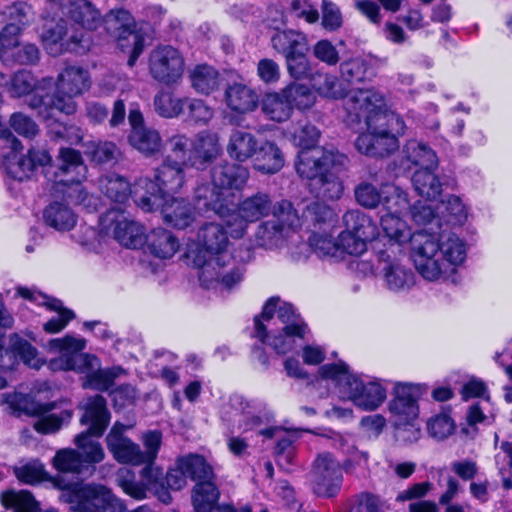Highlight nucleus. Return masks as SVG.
<instances>
[{"mask_svg":"<svg viewBox=\"0 0 512 512\" xmlns=\"http://www.w3.org/2000/svg\"><path fill=\"white\" fill-rule=\"evenodd\" d=\"M106 31L123 51H130L129 66H133L144 49V39L135 31V20L125 9H113L102 19Z\"/></svg>","mask_w":512,"mask_h":512,"instance_id":"nucleus-16","label":"nucleus"},{"mask_svg":"<svg viewBox=\"0 0 512 512\" xmlns=\"http://www.w3.org/2000/svg\"><path fill=\"white\" fill-rule=\"evenodd\" d=\"M57 164L46 171L48 180L53 182V195H63L71 202L81 204L87 193L81 186L86 178L87 167L79 151L72 148H61L57 156Z\"/></svg>","mask_w":512,"mask_h":512,"instance_id":"nucleus-9","label":"nucleus"},{"mask_svg":"<svg viewBox=\"0 0 512 512\" xmlns=\"http://www.w3.org/2000/svg\"><path fill=\"white\" fill-rule=\"evenodd\" d=\"M45 223L57 231H69L77 223V216L67 205L53 202L43 213Z\"/></svg>","mask_w":512,"mask_h":512,"instance_id":"nucleus-44","label":"nucleus"},{"mask_svg":"<svg viewBox=\"0 0 512 512\" xmlns=\"http://www.w3.org/2000/svg\"><path fill=\"white\" fill-rule=\"evenodd\" d=\"M66 9L69 18L83 30L72 32L68 39L64 40L68 33L66 22L59 18L54 23L57 12L62 10V5L58 0H50L46 7L47 17H50V13L54 15L50 20H46L40 37L44 49L52 56H58L65 51L86 53L92 44L89 31L95 30L102 23L100 12L87 0H71Z\"/></svg>","mask_w":512,"mask_h":512,"instance_id":"nucleus-2","label":"nucleus"},{"mask_svg":"<svg viewBox=\"0 0 512 512\" xmlns=\"http://www.w3.org/2000/svg\"><path fill=\"white\" fill-rule=\"evenodd\" d=\"M442 204L447 212V221L451 224L462 225L467 220V207L459 196L449 195Z\"/></svg>","mask_w":512,"mask_h":512,"instance_id":"nucleus-63","label":"nucleus"},{"mask_svg":"<svg viewBox=\"0 0 512 512\" xmlns=\"http://www.w3.org/2000/svg\"><path fill=\"white\" fill-rule=\"evenodd\" d=\"M197 240L204 252L203 261L200 256L194 260L199 267L201 286L205 289H232L238 285L243 279L244 269L228 252L230 242L224 226L215 222L203 224L198 230Z\"/></svg>","mask_w":512,"mask_h":512,"instance_id":"nucleus-3","label":"nucleus"},{"mask_svg":"<svg viewBox=\"0 0 512 512\" xmlns=\"http://www.w3.org/2000/svg\"><path fill=\"white\" fill-rule=\"evenodd\" d=\"M436 169H418L412 175V185L419 196L435 200L442 192V184L435 174Z\"/></svg>","mask_w":512,"mask_h":512,"instance_id":"nucleus-45","label":"nucleus"},{"mask_svg":"<svg viewBox=\"0 0 512 512\" xmlns=\"http://www.w3.org/2000/svg\"><path fill=\"white\" fill-rule=\"evenodd\" d=\"M1 502L5 508L14 512H38L39 504L27 490L6 491L1 495Z\"/></svg>","mask_w":512,"mask_h":512,"instance_id":"nucleus-53","label":"nucleus"},{"mask_svg":"<svg viewBox=\"0 0 512 512\" xmlns=\"http://www.w3.org/2000/svg\"><path fill=\"white\" fill-rule=\"evenodd\" d=\"M307 330L292 304L272 297L261 315L254 318L253 337L268 343L276 353L286 354L294 348L296 338H304Z\"/></svg>","mask_w":512,"mask_h":512,"instance_id":"nucleus-5","label":"nucleus"},{"mask_svg":"<svg viewBox=\"0 0 512 512\" xmlns=\"http://www.w3.org/2000/svg\"><path fill=\"white\" fill-rule=\"evenodd\" d=\"M338 449L346 455L342 469L346 474L357 477L365 475L369 469V455L365 451H359L353 444H349L343 438L339 441Z\"/></svg>","mask_w":512,"mask_h":512,"instance_id":"nucleus-43","label":"nucleus"},{"mask_svg":"<svg viewBox=\"0 0 512 512\" xmlns=\"http://www.w3.org/2000/svg\"><path fill=\"white\" fill-rule=\"evenodd\" d=\"M248 178V168L238 163L223 161L215 165L211 170V181L215 187L226 190V192L242 188Z\"/></svg>","mask_w":512,"mask_h":512,"instance_id":"nucleus-31","label":"nucleus"},{"mask_svg":"<svg viewBox=\"0 0 512 512\" xmlns=\"http://www.w3.org/2000/svg\"><path fill=\"white\" fill-rule=\"evenodd\" d=\"M311 82L313 88L323 97L332 99L343 97V91L340 88L337 77L334 75L317 73L313 75Z\"/></svg>","mask_w":512,"mask_h":512,"instance_id":"nucleus-56","label":"nucleus"},{"mask_svg":"<svg viewBox=\"0 0 512 512\" xmlns=\"http://www.w3.org/2000/svg\"><path fill=\"white\" fill-rule=\"evenodd\" d=\"M359 121L364 119L367 132L360 134L355 142L357 150L369 157H385L399 148V141L391 133L381 129L366 115H354Z\"/></svg>","mask_w":512,"mask_h":512,"instance_id":"nucleus-23","label":"nucleus"},{"mask_svg":"<svg viewBox=\"0 0 512 512\" xmlns=\"http://www.w3.org/2000/svg\"><path fill=\"white\" fill-rule=\"evenodd\" d=\"M124 426L115 424L106 437L108 450L119 463L138 466L145 464L140 446L123 435Z\"/></svg>","mask_w":512,"mask_h":512,"instance_id":"nucleus-28","label":"nucleus"},{"mask_svg":"<svg viewBox=\"0 0 512 512\" xmlns=\"http://www.w3.org/2000/svg\"><path fill=\"white\" fill-rule=\"evenodd\" d=\"M22 27L16 23L7 24L0 33V59L4 63L10 61V51L19 44Z\"/></svg>","mask_w":512,"mask_h":512,"instance_id":"nucleus-57","label":"nucleus"},{"mask_svg":"<svg viewBox=\"0 0 512 512\" xmlns=\"http://www.w3.org/2000/svg\"><path fill=\"white\" fill-rule=\"evenodd\" d=\"M186 97L179 98L169 91L161 90L153 99L155 112L163 118L179 117L185 110Z\"/></svg>","mask_w":512,"mask_h":512,"instance_id":"nucleus-48","label":"nucleus"},{"mask_svg":"<svg viewBox=\"0 0 512 512\" xmlns=\"http://www.w3.org/2000/svg\"><path fill=\"white\" fill-rule=\"evenodd\" d=\"M338 247L340 259L345 254L359 256L367 250V244L346 227L338 236Z\"/></svg>","mask_w":512,"mask_h":512,"instance_id":"nucleus-59","label":"nucleus"},{"mask_svg":"<svg viewBox=\"0 0 512 512\" xmlns=\"http://www.w3.org/2000/svg\"><path fill=\"white\" fill-rule=\"evenodd\" d=\"M284 93L290 102L292 111L294 108L304 111L310 109L316 102V96L305 84L291 83L283 88Z\"/></svg>","mask_w":512,"mask_h":512,"instance_id":"nucleus-55","label":"nucleus"},{"mask_svg":"<svg viewBox=\"0 0 512 512\" xmlns=\"http://www.w3.org/2000/svg\"><path fill=\"white\" fill-rule=\"evenodd\" d=\"M186 167L177 161L163 159L161 165L155 169L154 181L150 179L156 186V191L153 192L165 196L178 193L186 183Z\"/></svg>","mask_w":512,"mask_h":512,"instance_id":"nucleus-30","label":"nucleus"},{"mask_svg":"<svg viewBox=\"0 0 512 512\" xmlns=\"http://www.w3.org/2000/svg\"><path fill=\"white\" fill-rule=\"evenodd\" d=\"M192 87L200 94L208 95L215 91L220 83V75L212 66H195L189 73Z\"/></svg>","mask_w":512,"mask_h":512,"instance_id":"nucleus-46","label":"nucleus"},{"mask_svg":"<svg viewBox=\"0 0 512 512\" xmlns=\"http://www.w3.org/2000/svg\"><path fill=\"white\" fill-rule=\"evenodd\" d=\"M271 46L284 57L309 51L307 36L293 29L276 31L271 37Z\"/></svg>","mask_w":512,"mask_h":512,"instance_id":"nucleus-37","label":"nucleus"},{"mask_svg":"<svg viewBox=\"0 0 512 512\" xmlns=\"http://www.w3.org/2000/svg\"><path fill=\"white\" fill-rule=\"evenodd\" d=\"M264 404L257 400H247L244 396L234 394L221 408V419L231 433L248 432L262 423L261 412Z\"/></svg>","mask_w":512,"mask_h":512,"instance_id":"nucleus-19","label":"nucleus"},{"mask_svg":"<svg viewBox=\"0 0 512 512\" xmlns=\"http://www.w3.org/2000/svg\"><path fill=\"white\" fill-rule=\"evenodd\" d=\"M275 204H273L271 196L265 192H257L251 196L244 198L235 208H231V212L227 215L225 225L229 230L232 238H242L250 224L273 214Z\"/></svg>","mask_w":512,"mask_h":512,"instance_id":"nucleus-14","label":"nucleus"},{"mask_svg":"<svg viewBox=\"0 0 512 512\" xmlns=\"http://www.w3.org/2000/svg\"><path fill=\"white\" fill-rule=\"evenodd\" d=\"M14 474L20 482L33 485L44 478L45 470L40 461L32 460L24 465L14 467Z\"/></svg>","mask_w":512,"mask_h":512,"instance_id":"nucleus-60","label":"nucleus"},{"mask_svg":"<svg viewBox=\"0 0 512 512\" xmlns=\"http://www.w3.org/2000/svg\"><path fill=\"white\" fill-rule=\"evenodd\" d=\"M310 191L322 201H335L341 198L344 186L338 175L324 172L310 182Z\"/></svg>","mask_w":512,"mask_h":512,"instance_id":"nucleus-42","label":"nucleus"},{"mask_svg":"<svg viewBox=\"0 0 512 512\" xmlns=\"http://www.w3.org/2000/svg\"><path fill=\"white\" fill-rule=\"evenodd\" d=\"M252 161L255 170L263 174H275L284 166V155L276 143L265 140L259 142Z\"/></svg>","mask_w":512,"mask_h":512,"instance_id":"nucleus-35","label":"nucleus"},{"mask_svg":"<svg viewBox=\"0 0 512 512\" xmlns=\"http://www.w3.org/2000/svg\"><path fill=\"white\" fill-rule=\"evenodd\" d=\"M54 408V404L49 403L45 405L37 406L33 414L39 416L34 422V429L42 434H50L58 431L63 424L68 423L72 416V410H63L59 414L51 413L48 414Z\"/></svg>","mask_w":512,"mask_h":512,"instance_id":"nucleus-39","label":"nucleus"},{"mask_svg":"<svg viewBox=\"0 0 512 512\" xmlns=\"http://www.w3.org/2000/svg\"><path fill=\"white\" fill-rule=\"evenodd\" d=\"M141 482L134 480V474L129 469H120L117 474V483L129 496L141 500L146 498V492H153L165 504L171 502V495L164 486L163 471L154 465V462L145 464L141 470Z\"/></svg>","mask_w":512,"mask_h":512,"instance_id":"nucleus-15","label":"nucleus"},{"mask_svg":"<svg viewBox=\"0 0 512 512\" xmlns=\"http://www.w3.org/2000/svg\"><path fill=\"white\" fill-rule=\"evenodd\" d=\"M403 153L405 159L420 169H437L439 159L436 152L426 143L411 139L406 142Z\"/></svg>","mask_w":512,"mask_h":512,"instance_id":"nucleus-41","label":"nucleus"},{"mask_svg":"<svg viewBox=\"0 0 512 512\" xmlns=\"http://www.w3.org/2000/svg\"><path fill=\"white\" fill-rule=\"evenodd\" d=\"M81 408L84 410L81 423L89 425L86 431L96 437L101 436L110 421L105 398L101 395L89 397L82 403Z\"/></svg>","mask_w":512,"mask_h":512,"instance_id":"nucleus-32","label":"nucleus"},{"mask_svg":"<svg viewBox=\"0 0 512 512\" xmlns=\"http://www.w3.org/2000/svg\"><path fill=\"white\" fill-rule=\"evenodd\" d=\"M225 103L232 111L245 114L257 108L259 99L257 93L249 86L234 83L225 90Z\"/></svg>","mask_w":512,"mask_h":512,"instance_id":"nucleus-36","label":"nucleus"},{"mask_svg":"<svg viewBox=\"0 0 512 512\" xmlns=\"http://www.w3.org/2000/svg\"><path fill=\"white\" fill-rule=\"evenodd\" d=\"M144 243L152 256L162 260L172 258L179 249V241L175 235L161 227L146 234Z\"/></svg>","mask_w":512,"mask_h":512,"instance_id":"nucleus-34","label":"nucleus"},{"mask_svg":"<svg viewBox=\"0 0 512 512\" xmlns=\"http://www.w3.org/2000/svg\"><path fill=\"white\" fill-rule=\"evenodd\" d=\"M356 201L363 207L373 209L376 208L382 201V191L367 182L360 183L355 188Z\"/></svg>","mask_w":512,"mask_h":512,"instance_id":"nucleus-64","label":"nucleus"},{"mask_svg":"<svg viewBox=\"0 0 512 512\" xmlns=\"http://www.w3.org/2000/svg\"><path fill=\"white\" fill-rule=\"evenodd\" d=\"M425 391L426 387L421 384L399 382L394 385L388 403L389 420L404 441L414 442L420 438L418 401Z\"/></svg>","mask_w":512,"mask_h":512,"instance_id":"nucleus-8","label":"nucleus"},{"mask_svg":"<svg viewBox=\"0 0 512 512\" xmlns=\"http://www.w3.org/2000/svg\"><path fill=\"white\" fill-rule=\"evenodd\" d=\"M194 202L198 209L213 211L224 221L234 206V195L211 183H199L194 190Z\"/></svg>","mask_w":512,"mask_h":512,"instance_id":"nucleus-26","label":"nucleus"},{"mask_svg":"<svg viewBox=\"0 0 512 512\" xmlns=\"http://www.w3.org/2000/svg\"><path fill=\"white\" fill-rule=\"evenodd\" d=\"M156 186L148 177L138 179L135 204L144 212L160 211L163 221L177 229H185L195 221L191 204L182 198L155 194Z\"/></svg>","mask_w":512,"mask_h":512,"instance_id":"nucleus-7","label":"nucleus"},{"mask_svg":"<svg viewBox=\"0 0 512 512\" xmlns=\"http://www.w3.org/2000/svg\"><path fill=\"white\" fill-rule=\"evenodd\" d=\"M52 352L60 355L50 361L52 370H75L84 374L83 388L99 391H107L112 387L116 378L125 375L126 372L119 366L101 369L100 361L96 356L78 354L85 348V340L72 336L52 339L48 343Z\"/></svg>","mask_w":512,"mask_h":512,"instance_id":"nucleus-4","label":"nucleus"},{"mask_svg":"<svg viewBox=\"0 0 512 512\" xmlns=\"http://www.w3.org/2000/svg\"><path fill=\"white\" fill-rule=\"evenodd\" d=\"M344 105L350 115H366L394 137L405 132L404 120L399 114L386 109L384 95L374 89L350 91Z\"/></svg>","mask_w":512,"mask_h":512,"instance_id":"nucleus-10","label":"nucleus"},{"mask_svg":"<svg viewBox=\"0 0 512 512\" xmlns=\"http://www.w3.org/2000/svg\"><path fill=\"white\" fill-rule=\"evenodd\" d=\"M299 217L291 202L281 200L275 203L273 219L261 223L255 232L258 246L272 249L283 240L289 229L297 226Z\"/></svg>","mask_w":512,"mask_h":512,"instance_id":"nucleus-18","label":"nucleus"},{"mask_svg":"<svg viewBox=\"0 0 512 512\" xmlns=\"http://www.w3.org/2000/svg\"><path fill=\"white\" fill-rule=\"evenodd\" d=\"M455 425L447 413H441L430 418L427 422L429 434L436 439H445L454 431Z\"/></svg>","mask_w":512,"mask_h":512,"instance_id":"nucleus-62","label":"nucleus"},{"mask_svg":"<svg viewBox=\"0 0 512 512\" xmlns=\"http://www.w3.org/2000/svg\"><path fill=\"white\" fill-rule=\"evenodd\" d=\"M381 204L387 210L386 214L394 215H404L411 207L407 193L395 185L384 186Z\"/></svg>","mask_w":512,"mask_h":512,"instance_id":"nucleus-50","label":"nucleus"},{"mask_svg":"<svg viewBox=\"0 0 512 512\" xmlns=\"http://www.w3.org/2000/svg\"><path fill=\"white\" fill-rule=\"evenodd\" d=\"M179 467L196 485L192 493L193 506L196 512H216L215 504L219 498V490L214 482V472L205 458L200 455H188L179 460Z\"/></svg>","mask_w":512,"mask_h":512,"instance_id":"nucleus-11","label":"nucleus"},{"mask_svg":"<svg viewBox=\"0 0 512 512\" xmlns=\"http://www.w3.org/2000/svg\"><path fill=\"white\" fill-rule=\"evenodd\" d=\"M315 221L319 225V231H314L309 238L310 246L319 257L340 259L338 239L334 240L330 232L337 223L336 213L329 207H320Z\"/></svg>","mask_w":512,"mask_h":512,"instance_id":"nucleus-24","label":"nucleus"},{"mask_svg":"<svg viewBox=\"0 0 512 512\" xmlns=\"http://www.w3.org/2000/svg\"><path fill=\"white\" fill-rule=\"evenodd\" d=\"M54 468L57 474L52 478V483L58 489L63 490L61 498L70 504L78 512V502L73 496L80 494L89 486H102L101 484H82L79 475L82 473L83 459L81 454L74 449H61L53 458Z\"/></svg>","mask_w":512,"mask_h":512,"instance_id":"nucleus-12","label":"nucleus"},{"mask_svg":"<svg viewBox=\"0 0 512 512\" xmlns=\"http://www.w3.org/2000/svg\"><path fill=\"white\" fill-rule=\"evenodd\" d=\"M221 145L217 133L199 132L192 140V148L188 156L189 167L204 170L221 154Z\"/></svg>","mask_w":512,"mask_h":512,"instance_id":"nucleus-29","label":"nucleus"},{"mask_svg":"<svg viewBox=\"0 0 512 512\" xmlns=\"http://www.w3.org/2000/svg\"><path fill=\"white\" fill-rule=\"evenodd\" d=\"M258 144L259 141L253 133L234 128L229 135L226 151L229 157L239 164L252 159L257 152Z\"/></svg>","mask_w":512,"mask_h":512,"instance_id":"nucleus-33","label":"nucleus"},{"mask_svg":"<svg viewBox=\"0 0 512 512\" xmlns=\"http://www.w3.org/2000/svg\"><path fill=\"white\" fill-rule=\"evenodd\" d=\"M84 153L98 164L115 162L120 151L115 143L110 141H87L83 144Z\"/></svg>","mask_w":512,"mask_h":512,"instance_id":"nucleus-51","label":"nucleus"},{"mask_svg":"<svg viewBox=\"0 0 512 512\" xmlns=\"http://www.w3.org/2000/svg\"><path fill=\"white\" fill-rule=\"evenodd\" d=\"M17 294L37 305H44L48 309L57 312V315L52 317L43 324V329L47 333H58L63 330L67 324L74 319L75 314L73 311L63 307L62 302L58 299L51 298L35 289L19 287Z\"/></svg>","mask_w":512,"mask_h":512,"instance_id":"nucleus-27","label":"nucleus"},{"mask_svg":"<svg viewBox=\"0 0 512 512\" xmlns=\"http://www.w3.org/2000/svg\"><path fill=\"white\" fill-rule=\"evenodd\" d=\"M101 224L106 233L124 247L136 249L144 244V227L120 207H111L102 217Z\"/></svg>","mask_w":512,"mask_h":512,"instance_id":"nucleus-20","label":"nucleus"},{"mask_svg":"<svg viewBox=\"0 0 512 512\" xmlns=\"http://www.w3.org/2000/svg\"><path fill=\"white\" fill-rule=\"evenodd\" d=\"M91 87L88 70L78 65L66 66L57 76L55 93L51 99L52 107L66 115L77 110L75 98L83 95Z\"/></svg>","mask_w":512,"mask_h":512,"instance_id":"nucleus-13","label":"nucleus"},{"mask_svg":"<svg viewBox=\"0 0 512 512\" xmlns=\"http://www.w3.org/2000/svg\"><path fill=\"white\" fill-rule=\"evenodd\" d=\"M184 58L171 45H159L149 56V72L156 81L170 86L178 83L184 72Z\"/></svg>","mask_w":512,"mask_h":512,"instance_id":"nucleus-21","label":"nucleus"},{"mask_svg":"<svg viewBox=\"0 0 512 512\" xmlns=\"http://www.w3.org/2000/svg\"><path fill=\"white\" fill-rule=\"evenodd\" d=\"M165 145L167 154L164 159H169L171 162L177 161L189 167L188 156L192 148V139L184 133H175L166 139Z\"/></svg>","mask_w":512,"mask_h":512,"instance_id":"nucleus-52","label":"nucleus"},{"mask_svg":"<svg viewBox=\"0 0 512 512\" xmlns=\"http://www.w3.org/2000/svg\"><path fill=\"white\" fill-rule=\"evenodd\" d=\"M345 227L366 244L379 234L378 227L372 218L359 210L347 211L343 215Z\"/></svg>","mask_w":512,"mask_h":512,"instance_id":"nucleus-40","label":"nucleus"},{"mask_svg":"<svg viewBox=\"0 0 512 512\" xmlns=\"http://www.w3.org/2000/svg\"><path fill=\"white\" fill-rule=\"evenodd\" d=\"M10 127L20 136L34 138L39 133L37 123L22 112H15L9 118Z\"/></svg>","mask_w":512,"mask_h":512,"instance_id":"nucleus-61","label":"nucleus"},{"mask_svg":"<svg viewBox=\"0 0 512 512\" xmlns=\"http://www.w3.org/2000/svg\"><path fill=\"white\" fill-rule=\"evenodd\" d=\"M380 225L389 246L397 249L409 242L410 257L418 274L430 282H457L459 269L468 254L466 241L455 233H441L438 237L426 231L411 232L401 215L384 214Z\"/></svg>","mask_w":512,"mask_h":512,"instance_id":"nucleus-1","label":"nucleus"},{"mask_svg":"<svg viewBox=\"0 0 512 512\" xmlns=\"http://www.w3.org/2000/svg\"><path fill=\"white\" fill-rule=\"evenodd\" d=\"M138 182V180L136 181ZM137 184V183H135ZM100 187L102 192L115 204H124L131 193L135 192L136 185L132 191L128 181L119 175H109L101 179ZM135 198V194H133Z\"/></svg>","mask_w":512,"mask_h":512,"instance_id":"nucleus-49","label":"nucleus"},{"mask_svg":"<svg viewBox=\"0 0 512 512\" xmlns=\"http://www.w3.org/2000/svg\"><path fill=\"white\" fill-rule=\"evenodd\" d=\"M89 431L82 432L75 437V444L80 450V454L83 459V465L87 464H97L104 460L105 452L98 441L92 440Z\"/></svg>","mask_w":512,"mask_h":512,"instance_id":"nucleus-54","label":"nucleus"},{"mask_svg":"<svg viewBox=\"0 0 512 512\" xmlns=\"http://www.w3.org/2000/svg\"><path fill=\"white\" fill-rule=\"evenodd\" d=\"M319 137V130L314 125L309 123L300 125L292 133L293 143L300 147L301 150H320L319 148L315 147Z\"/></svg>","mask_w":512,"mask_h":512,"instance_id":"nucleus-58","label":"nucleus"},{"mask_svg":"<svg viewBox=\"0 0 512 512\" xmlns=\"http://www.w3.org/2000/svg\"><path fill=\"white\" fill-rule=\"evenodd\" d=\"M319 374L331 380L341 394L362 410H376L386 399V388L378 380L352 373L342 361L321 366Z\"/></svg>","mask_w":512,"mask_h":512,"instance_id":"nucleus-6","label":"nucleus"},{"mask_svg":"<svg viewBox=\"0 0 512 512\" xmlns=\"http://www.w3.org/2000/svg\"><path fill=\"white\" fill-rule=\"evenodd\" d=\"M131 132L128 136L129 144L144 154L152 156L162 150L163 141L158 130L144 125V118L138 108H131L128 114Z\"/></svg>","mask_w":512,"mask_h":512,"instance_id":"nucleus-25","label":"nucleus"},{"mask_svg":"<svg viewBox=\"0 0 512 512\" xmlns=\"http://www.w3.org/2000/svg\"><path fill=\"white\" fill-rule=\"evenodd\" d=\"M295 168L300 177L310 182L324 173L321 150H301L295 162Z\"/></svg>","mask_w":512,"mask_h":512,"instance_id":"nucleus-47","label":"nucleus"},{"mask_svg":"<svg viewBox=\"0 0 512 512\" xmlns=\"http://www.w3.org/2000/svg\"><path fill=\"white\" fill-rule=\"evenodd\" d=\"M311 479L313 490L318 496H336L343 482L340 463L331 453L319 454L313 463Z\"/></svg>","mask_w":512,"mask_h":512,"instance_id":"nucleus-22","label":"nucleus"},{"mask_svg":"<svg viewBox=\"0 0 512 512\" xmlns=\"http://www.w3.org/2000/svg\"><path fill=\"white\" fill-rule=\"evenodd\" d=\"M260 103L264 116L274 122H285L292 115V108L288 102L284 90L268 92L263 95Z\"/></svg>","mask_w":512,"mask_h":512,"instance_id":"nucleus-38","label":"nucleus"},{"mask_svg":"<svg viewBox=\"0 0 512 512\" xmlns=\"http://www.w3.org/2000/svg\"><path fill=\"white\" fill-rule=\"evenodd\" d=\"M401 249L393 245L377 251L379 274L384 286L394 293L410 291L415 283L416 276L412 269L398 256Z\"/></svg>","mask_w":512,"mask_h":512,"instance_id":"nucleus-17","label":"nucleus"}]
</instances>
